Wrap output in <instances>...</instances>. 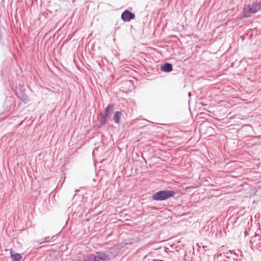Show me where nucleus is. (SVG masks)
Here are the masks:
<instances>
[{"label": "nucleus", "instance_id": "6e6552de", "mask_svg": "<svg viewBox=\"0 0 261 261\" xmlns=\"http://www.w3.org/2000/svg\"><path fill=\"white\" fill-rule=\"evenodd\" d=\"M122 113L120 111H116L114 116V122L119 124L120 123V117L121 116Z\"/></svg>", "mask_w": 261, "mask_h": 261}, {"label": "nucleus", "instance_id": "2eb2a0df", "mask_svg": "<svg viewBox=\"0 0 261 261\" xmlns=\"http://www.w3.org/2000/svg\"><path fill=\"white\" fill-rule=\"evenodd\" d=\"M78 191H79V190H76L75 191V192H77Z\"/></svg>", "mask_w": 261, "mask_h": 261}, {"label": "nucleus", "instance_id": "7ed1b4c3", "mask_svg": "<svg viewBox=\"0 0 261 261\" xmlns=\"http://www.w3.org/2000/svg\"><path fill=\"white\" fill-rule=\"evenodd\" d=\"M248 10H244L243 17L248 18L251 16L252 14H254L257 12L261 9V3H253L248 5Z\"/></svg>", "mask_w": 261, "mask_h": 261}, {"label": "nucleus", "instance_id": "0eeeda50", "mask_svg": "<svg viewBox=\"0 0 261 261\" xmlns=\"http://www.w3.org/2000/svg\"><path fill=\"white\" fill-rule=\"evenodd\" d=\"M10 254L12 257V261H20L22 258V256L20 254L14 253L13 249H11Z\"/></svg>", "mask_w": 261, "mask_h": 261}, {"label": "nucleus", "instance_id": "f8f14e48", "mask_svg": "<svg viewBox=\"0 0 261 261\" xmlns=\"http://www.w3.org/2000/svg\"><path fill=\"white\" fill-rule=\"evenodd\" d=\"M28 97H27L26 95H24L23 96V98H21V100L23 101H24L25 102L26 101H28Z\"/></svg>", "mask_w": 261, "mask_h": 261}, {"label": "nucleus", "instance_id": "39448f33", "mask_svg": "<svg viewBox=\"0 0 261 261\" xmlns=\"http://www.w3.org/2000/svg\"><path fill=\"white\" fill-rule=\"evenodd\" d=\"M161 70L165 72H170L173 70L172 65L170 63H165L161 65Z\"/></svg>", "mask_w": 261, "mask_h": 261}, {"label": "nucleus", "instance_id": "4468645a", "mask_svg": "<svg viewBox=\"0 0 261 261\" xmlns=\"http://www.w3.org/2000/svg\"><path fill=\"white\" fill-rule=\"evenodd\" d=\"M188 95H189V97H190V96H191V93L190 92H189Z\"/></svg>", "mask_w": 261, "mask_h": 261}, {"label": "nucleus", "instance_id": "423d86ee", "mask_svg": "<svg viewBox=\"0 0 261 261\" xmlns=\"http://www.w3.org/2000/svg\"><path fill=\"white\" fill-rule=\"evenodd\" d=\"M113 111L114 106L112 104H109L105 109L103 115L109 118L111 117V115L113 112Z\"/></svg>", "mask_w": 261, "mask_h": 261}, {"label": "nucleus", "instance_id": "9b49d317", "mask_svg": "<svg viewBox=\"0 0 261 261\" xmlns=\"http://www.w3.org/2000/svg\"><path fill=\"white\" fill-rule=\"evenodd\" d=\"M55 237V236L52 237L51 238H50L49 237H45L43 238V241L41 242L40 244H42L43 243H49L51 242L52 241V239Z\"/></svg>", "mask_w": 261, "mask_h": 261}, {"label": "nucleus", "instance_id": "f03ea898", "mask_svg": "<svg viewBox=\"0 0 261 261\" xmlns=\"http://www.w3.org/2000/svg\"><path fill=\"white\" fill-rule=\"evenodd\" d=\"M175 194V192L172 190H164L155 192L152 195V199L155 201H165L172 197Z\"/></svg>", "mask_w": 261, "mask_h": 261}, {"label": "nucleus", "instance_id": "ddd939ff", "mask_svg": "<svg viewBox=\"0 0 261 261\" xmlns=\"http://www.w3.org/2000/svg\"><path fill=\"white\" fill-rule=\"evenodd\" d=\"M98 128H100L102 125H100V123L99 124L96 125Z\"/></svg>", "mask_w": 261, "mask_h": 261}, {"label": "nucleus", "instance_id": "dca6fc26", "mask_svg": "<svg viewBox=\"0 0 261 261\" xmlns=\"http://www.w3.org/2000/svg\"><path fill=\"white\" fill-rule=\"evenodd\" d=\"M75 195H76V193H75V194H74V197H74L75 196Z\"/></svg>", "mask_w": 261, "mask_h": 261}, {"label": "nucleus", "instance_id": "1a4fd4ad", "mask_svg": "<svg viewBox=\"0 0 261 261\" xmlns=\"http://www.w3.org/2000/svg\"><path fill=\"white\" fill-rule=\"evenodd\" d=\"M108 119L109 118L105 116L104 115H102L100 120V125H103L106 124L108 121Z\"/></svg>", "mask_w": 261, "mask_h": 261}, {"label": "nucleus", "instance_id": "20e7f679", "mask_svg": "<svg viewBox=\"0 0 261 261\" xmlns=\"http://www.w3.org/2000/svg\"><path fill=\"white\" fill-rule=\"evenodd\" d=\"M135 18V14L128 10L124 11L121 15V19L124 22H128Z\"/></svg>", "mask_w": 261, "mask_h": 261}, {"label": "nucleus", "instance_id": "f257e3e1", "mask_svg": "<svg viewBox=\"0 0 261 261\" xmlns=\"http://www.w3.org/2000/svg\"><path fill=\"white\" fill-rule=\"evenodd\" d=\"M139 242V240L137 238L129 239L124 241L120 247L119 245L115 246L110 248L106 252H96L82 261H109L111 257H115L121 254L125 249L131 250L137 248Z\"/></svg>", "mask_w": 261, "mask_h": 261}, {"label": "nucleus", "instance_id": "9d476101", "mask_svg": "<svg viewBox=\"0 0 261 261\" xmlns=\"http://www.w3.org/2000/svg\"><path fill=\"white\" fill-rule=\"evenodd\" d=\"M6 29L5 27L2 25H0V42L3 39V34L5 32Z\"/></svg>", "mask_w": 261, "mask_h": 261}]
</instances>
